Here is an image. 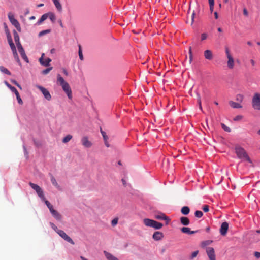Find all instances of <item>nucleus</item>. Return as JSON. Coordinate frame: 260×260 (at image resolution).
Returning <instances> with one entry per match:
<instances>
[{"instance_id":"nucleus-61","label":"nucleus","mask_w":260,"mask_h":260,"mask_svg":"<svg viewBox=\"0 0 260 260\" xmlns=\"http://www.w3.org/2000/svg\"><path fill=\"white\" fill-rule=\"evenodd\" d=\"M198 232V231H191L190 230V232H189V234H195L196 233H197Z\"/></svg>"},{"instance_id":"nucleus-7","label":"nucleus","mask_w":260,"mask_h":260,"mask_svg":"<svg viewBox=\"0 0 260 260\" xmlns=\"http://www.w3.org/2000/svg\"><path fill=\"white\" fill-rule=\"evenodd\" d=\"M5 84L7 86V87H8L12 91H14V93H15V94L16 96V98H17L18 103L20 105H22L23 104V101H22V99H21L20 96L19 94V92L16 89V88L11 86L7 81H5Z\"/></svg>"},{"instance_id":"nucleus-12","label":"nucleus","mask_w":260,"mask_h":260,"mask_svg":"<svg viewBox=\"0 0 260 260\" xmlns=\"http://www.w3.org/2000/svg\"><path fill=\"white\" fill-rule=\"evenodd\" d=\"M229 228V224L226 222H224L222 223L220 229V232L221 235L224 236L226 234L227 231L228 230Z\"/></svg>"},{"instance_id":"nucleus-56","label":"nucleus","mask_w":260,"mask_h":260,"mask_svg":"<svg viewBox=\"0 0 260 260\" xmlns=\"http://www.w3.org/2000/svg\"><path fill=\"white\" fill-rule=\"evenodd\" d=\"M254 256L257 258H259L260 257V252H254Z\"/></svg>"},{"instance_id":"nucleus-49","label":"nucleus","mask_w":260,"mask_h":260,"mask_svg":"<svg viewBox=\"0 0 260 260\" xmlns=\"http://www.w3.org/2000/svg\"><path fill=\"white\" fill-rule=\"evenodd\" d=\"M198 103L199 105L200 109L202 110V105H201V97L200 95H198Z\"/></svg>"},{"instance_id":"nucleus-47","label":"nucleus","mask_w":260,"mask_h":260,"mask_svg":"<svg viewBox=\"0 0 260 260\" xmlns=\"http://www.w3.org/2000/svg\"><path fill=\"white\" fill-rule=\"evenodd\" d=\"M198 252H199V251H198V250L194 251V252L191 254V255L190 258H191V259H193V258H194L195 257H196V256H197V254H198Z\"/></svg>"},{"instance_id":"nucleus-42","label":"nucleus","mask_w":260,"mask_h":260,"mask_svg":"<svg viewBox=\"0 0 260 260\" xmlns=\"http://www.w3.org/2000/svg\"><path fill=\"white\" fill-rule=\"evenodd\" d=\"M50 225L52 227V228L58 234V231H60V230H59L57 227L53 223H50Z\"/></svg>"},{"instance_id":"nucleus-39","label":"nucleus","mask_w":260,"mask_h":260,"mask_svg":"<svg viewBox=\"0 0 260 260\" xmlns=\"http://www.w3.org/2000/svg\"><path fill=\"white\" fill-rule=\"evenodd\" d=\"M8 18H9V19L10 22L11 21H12L13 20H14V19H15L14 18V15L11 12H10V13H8Z\"/></svg>"},{"instance_id":"nucleus-48","label":"nucleus","mask_w":260,"mask_h":260,"mask_svg":"<svg viewBox=\"0 0 260 260\" xmlns=\"http://www.w3.org/2000/svg\"><path fill=\"white\" fill-rule=\"evenodd\" d=\"M7 39H8V43H11L12 42H13V40H12V37H11L10 33H8V35L7 36Z\"/></svg>"},{"instance_id":"nucleus-60","label":"nucleus","mask_w":260,"mask_h":260,"mask_svg":"<svg viewBox=\"0 0 260 260\" xmlns=\"http://www.w3.org/2000/svg\"><path fill=\"white\" fill-rule=\"evenodd\" d=\"M210 7V11L211 12H212L214 10V5H209Z\"/></svg>"},{"instance_id":"nucleus-25","label":"nucleus","mask_w":260,"mask_h":260,"mask_svg":"<svg viewBox=\"0 0 260 260\" xmlns=\"http://www.w3.org/2000/svg\"><path fill=\"white\" fill-rule=\"evenodd\" d=\"M51 182L52 184L57 189H60V186L57 182L55 177L53 175H51Z\"/></svg>"},{"instance_id":"nucleus-58","label":"nucleus","mask_w":260,"mask_h":260,"mask_svg":"<svg viewBox=\"0 0 260 260\" xmlns=\"http://www.w3.org/2000/svg\"><path fill=\"white\" fill-rule=\"evenodd\" d=\"M211 242H212V241H204V242H203V244L205 246H206V245H208Z\"/></svg>"},{"instance_id":"nucleus-41","label":"nucleus","mask_w":260,"mask_h":260,"mask_svg":"<svg viewBox=\"0 0 260 260\" xmlns=\"http://www.w3.org/2000/svg\"><path fill=\"white\" fill-rule=\"evenodd\" d=\"M13 56H14V58H15V60H16L18 63H20V59H19V58L18 55L17 53H14V54H13Z\"/></svg>"},{"instance_id":"nucleus-17","label":"nucleus","mask_w":260,"mask_h":260,"mask_svg":"<svg viewBox=\"0 0 260 260\" xmlns=\"http://www.w3.org/2000/svg\"><path fill=\"white\" fill-rule=\"evenodd\" d=\"M104 253L108 260H119L116 257L106 251H104Z\"/></svg>"},{"instance_id":"nucleus-35","label":"nucleus","mask_w":260,"mask_h":260,"mask_svg":"<svg viewBox=\"0 0 260 260\" xmlns=\"http://www.w3.org/2000/svg\"><path fill=\"white\" fill-rule=\"evenodd\" d=\"M203 213L202 211L197 210L194 213V215L197 218H201L202 217Z\"/></svg>"},{"instance_id":"nucleus-54","label":"nucleus","mask_w":260,"mask_h":260,"mask_svg":"<svg viewBox=\"0 0 260 260\" xmlns=\"http://www.w3.org/2000/svg\"><path fill=\"white\" fill-rule=\"evenodd\" d=\"M9 45L10 46L11 50L13 49V48H16L13 42H12L11 43H9Z\"/></svg>"},{"instance_id":"nucleus-15","label":"nucleus","mask_w":260,"mask_h":260,"mask_svg":"<svg viewBox=\"0 0 260 260\" xmlns=\"http://www.w3.org/2000/svg\"><path fill=\"white\" fill-rule=\"evenodd\" d=\"M205 58L209 60H211L213 59V55L212 52L210 50H206L204 51V53Z\"/></svg>"},{"instance_id":"nucleus-37","label":"nucleus","mask_w":260,"mask_h":260,"mask_svg":"<svg viewBox=\"0 0 260 260\" xmlns=\"http://www.w3.org/2000/svg\"><path fill=\"white\" fill-rule=\"evenodd\" d=\"M221 126L222 128L226 132H231V129L230 127L227 126L226 125H225L223 123H221Z\"/></svg>"},{"instance_id":"nucleus-2","label":"nucleus","mask_w":260,"mask_h":260,"mask_svg":"<svg viewBox=\"0 0 260 260\" xmlns=\"http://www.w3.org/2000/svg\"><path fill=\"white\" fill-rule=\"evenodd\" d=\"M235 150L237 156L239 159L246 160L250 163H252L251 160L243 148L239 146H237L235 147Z\"/></svg>"},{"instance_id":"nucleus-1","label":"nucleus","mask_w":260,"mask_h":260,"mask_svg":"<svg viewBox=\"0 0 260 260\" xmlns=\"http://www.w3.org/2000/svg\"><path fill=\"white\" fill-rule=\"evenodd\" d=\"M57 83L62 87L63 90L67 94L68 98L71 100L72 99V92L70 85L65 81L60 74H58L57 76Z\"/></svg>"},{"instance_id":"nucleus-64","label":"nucleus","mask_w":260,"mask_h":260,"mask_svg":"<svg viewBox=\"0 0 260 260\" xmlns=\"http://www.w3.org/2000/svg\"><path fill=\"white\" fill-rule=\"evenodd\" d=\"M121 181L122 182V183H123V185L125 186L126 185V181L124 179H122Z\"/></svg>"},{"instance_id":"nucleus-46","label":"nucleus","mask_w":260,"mask_h":260,"mask_svg":"<svg viewBox=\"0 0 260 260\" xmlns=\"http://www.w3.org/2000/svg\"><path fill=\"white\" fill-rule=\"evenodd\" d=\"M243 116L242 115H237L236 117H234V121H239L242 119Z\"/></svg>"},{"instance_id":"nucleus-23","label":"nucleus","mask_w":260,"mask_h":260,"mask_svg":"<svg viewBox=\"0 0 260 260\" xmlns=\"http://www.w3.org/2000/svg\"><path fill=\"white\" fill-rule=\"evenodd\" d=\"M52 1L58 11H61L62 9V6L60 4L59 0H52Z\"/></svg>"},{"instance_id":"nucleus-29","label":"nucleus","mask_w":260,"mask_h":260,"mask_svg":"<svg viewBox=\"0 0 260 260\" xmlns=\"http://www.w3.org/2000/svg\"><path fill=\"white\" fill-rule=\"evenodd\" d=\"M72 138V136L71 135H68L65 137L63 138L62 140V142L64 143H67L69 142Z\"/></svg>"},{"instance_id":"nucleus-26","label":"nucleus","mask_w":260,"mask_h":260,"mask_svg":"<svg viewBox=\"0 0 260 260\" xmlns=\"http://www.w3.org/2000/svg\"><path fill=\"white\" fill-rule=\"evenodd\" d=\"M19 53H20L21 54V56L22 57V58L25 60L27 62H28V59L25 53V51L24 50V49H22V50H18Z\"/></svg>"},{"instance_id":"nucleus-53","label":"nucleus","mask_w":260,"mask_h":260,"mask_svg":"<svg viewBox=\"0 0 260 260\" xmlns=\"http://www.w3.org/2000/svg\"><path fill=\"white\" fill-rule=\"evenodd\" d=\"M243 14L245 16H248V11H247V10L246 8H244V9H243Z\"/></svg>"},{"instance_id":"nucleus-28","label":"nucleus","mask_w":260,"mask_h":260,"mask_svg":"<svg viewBox=\"0 0 260 260\" xmlns=\"http://www.w3.org/2000/svg\"><path fill=\"white\" fill-rule=\"evenodd\" d=\"M0 71L2 73H5L7 75H11V72L7 68H6L5 67H4L3 66H0Z\"/></svg>"},{"instance_id":"nucleus-38","label":"nucleus","mask_w":260,"mask_h":260,"mask_svg":"<svg viewBox=\"0 0 260 260\" xmlns=\"http://www.w3.org/2000/svg\"><path fill=\"white\" fill-rule=\"evenodd\" d=\"M101 133L103 137L104 140H106V139H108V136L106 135V133L104 131H103L101 128Z\"/></svg>"},{"instance_id":"nucleus-59","label":"nucleus","mask_w":260,"mask_h":260,"mask_svg":"<svg viewBox=\"0 0 260 260\" xmlns=\"http://www.w3.org/2000/svg\"><path fill=\"white\" fill-rule=\"evenodd\" d=\"M209 5H214V0H208Z\"/></svg>"},{"instance_id":"nucleus-34","label":"nucleus","mask_w":260,"mask_h":260,"mask_svg":"<svg viewBox=\"0 0 260 260\" xmlns=\"http://www.w3.org/2000/svg\"><path fill=\"white\" fill-rule=\"evenodd\" d=\"M189 63L190 64L193 59V55H192V49H191V47H190V46L189 47Z\"/></svg>"},{"instance_id":"nucleus-20","label":"nucleus","mask_w":260,"mask_h":260,"mask_svg":"<svg viewBox=\"0 0 260 260\" xmlns=\"http://www.w3.org/2000/svg\"><path fill=\"white\" fill-rule=\"evenodd\" d=\"M50 212L51 213L52 216L56 219L59 220L61 219V216L57 211L53 209V210H52Z\"/></svg>"},{"instance_id":"nucleus-50","label":"nucleus","mask_w":260,"mask_h":260,"mask_svg":"<svg viewBox=\"0 0 260 260\" xmlns=\"http://www.w3.org/2000/svg\"><path fill=\"white\" fill-rule=\"evenodd\" d=\"M118 222V219L117 218H114L112 220L111 224L113 226H115L117 224Z\"/></svg>"},{"instance_id":"nucleus-5","label":"nucleus","mask_w":260,"mask_h":260,"mask_svg":"<svg viewBox=\"0 0 260 260\" xmlns=\"http://www.w3.org/2000/svg\"><path fill=\"white\" fill-rule=\"evenodd\" d=\"M252 108L254 110H260V93H255L251 101Z\"/></svg>"},{"instance_id":"nucleus-6","label":"nucleus","mask_w":260,"mask_h":260,"mask_svg":"<svg viewBox=\"0 0 260 260\" xmlns=\"http://www.w3.org/2000/svg\"><path fill=\"white\" fill-rule=\"evenodd\" d=\"M29 184L31 186V187L36 191L38 196L42 200H45L44 193L41 188L39 185L34 184L32 182H29Z\"/></svg>"},{"instance_id":"nucleus-3","label":"nucleus","mask_w":260,"mask_h":260,"mask_svg":"<svg viewBox=\"0 0 260 260\" xmlns=\"http://www.w3.org/2000/svg\"><path fill=\"white\" fill-rule=\"evenodd\" d=\"M225 52L227 58V67L229 69L233 70L235 66V59L229 47H225Z\"/></svg>"},{"instance_id":"nucleus-36","label":"nucleus","mask_w":260,"mask_h":260,"mask_svg":"<svg viewBox=\"0 0 260 260\" xmlns=\"http://www.w3.org/2000/svg\"><path fill=\"white\" fill-rule=\"evenodd\" d=\"M52 69V67L48 68L42 71V73L44 75H46Z\"/></svg>"},{"instance_id":"nucleus-27","label":"nucleus","mask_w":260,"mask_h":260,"mask_svg":"<svg viewBox=\"0 0 260 260\" xmlns=\"http://www.w3.org/2000/svg\"><path fill=\"white\" fill-rule=\"evenodd\" d=\"M47 15L48 16V18H50L51 21L53 23H54L55 21V20H56V17H55V14L52 12H49V13H47Z\"/></svg>"},{"instance_id":"nucleus-19","label":"nucleus","mask_w":260,"mask_h":260,"mask_svg":"<svg viewBox=\"0 0 260 260\" xmlns=\"http://www.w3.org/2000/svg\"><path fill=\"white\" fill-rule=\"evenodd\" d=\"M11 23L16 27L18 31H21V27L20 24L16 19H14V20L11 21Z\"/></svg>"},{"instance_id":"nucleus-52","label":"nucleus","mask_w":260,"mask_h":260,"mask_svg":"<svg viewBox=\"0 0 260 260\" xmlns=\"http://www.w3.org/2000/svg\"><path fill=\"white\" fill-rule=\"evenodd\" d=\"M203 210L204 212H207L209 211V206L208 205H204L203 207Z\"/></svg>"},{"instance_id":"nucleus-24","label":"nucleus","mask_w":260,"mask_h":260,"mask_svg":"<svg viewBox=\"0 0 260 260\" xmlns=\"http://www.w3.org/2000/svg\"><path fill=\"white\" fill-rule=\"evenodd\" d=\"M181 212L183 215H188L190 212V209L188 206H183L181 209Z\"/></svg>"},{"instance_id":"nucleus-13","label":"nucleus","mask_w":260,"mask_h":260,"mask_svg":"<svg viewBox=\"0 0 260 260\" xmlns=\"http://www.w3.org/2000/svg\"><path fill=\"white\" fill-rule=\"evenodd\" d=\"M44 56V54L43 53L41 57L39 58V62L41 64L47 67L49 66L50 62L51 61V59L48 58L46 59L45 60H43V57Z\"/></svg>"},{"instance_id":"nucleus-33","label":"nucleus","mask_w":260,"mask_h":260,"mask_svg":"<svg viewBox=\"0 0 260 260\" xmlns=\"http://www.w3.org/2000/svg\"><path fill=\"white\" fill-rule=\"evenodd\" d=\"M190 229L188 227H183L181 229V231L183 233L189 234Z\"/></svg>"},{"instance_id":"nucleus-22","label":"nucleus","mask_w":260,"mask_h":260,"mask_svg":"<svg viewBox=\"0 0 260 260\" xmlns=\"http://www.w3.org/2000/svg\"><path fill=\"white\" fill-rule=\"evenodd\" d=\"M229 104L233 108H242V106L240 104H239L238 103H236L232 101H229Z\"/></svg>"},{"instance_id":"nucleus-55","label":"nucleus","mask_w":260,"mask_h":260,"mask_svg":"<svg viewBox=\"0 0 260 260\" xmlns=\"http://www.w3.org/2000/svg\"><path fill=\"white\" fill-rule=\"evenodd\" d=\"M194 15H195V14H194V12H193L192 14H191V24H193V22L194 21Z\"/></svg>"},{"instance_id":"nucleus-16","label":"nucleus","mask_w":260,"mask_h":260,"mask_svg":"<svg viewBox=\"0 0 260 260\" xmlns=\"http://www.w3.org/2000/svg\"><path fill=\"white\" fill-rule=\"evenodd\" d=\"M155 218L158 220H165L169 221L170 219L169 218L165 215L164 213H159L158 214L155 215Z\"/></svg>"},{"instance_id":"nucleus-8","label":"nucleus","mask_w":260,"mask_h":260,"mask_svg":"<svg viewBox=\"0 0 260 260\" xmlns=\"http://www.w3.org/2000/svg\"><path fill=\"white\" fill-rule=\"evenodd\" d=\"M37 88H38L43 94L44 98L48 101H50L51 99V95L49 92V91L46 89L45 88L40 86L37 85Z\"/></svg>"},{"instance_id":"nucleus-31","label":"nucleus","mask_w":260,"mask_h":260,"mask_svg":"<svg viewBox=\"0 0 260 260\" xmlns=\"http://www.w3.org/2000/svg\"><path fill=\"white\" fill-rule=\"evenodd\" d=\"M43 201L45 202V204L46 205L47 207L49 208L50 211L51 212L52 210H53V206L50 203V202L46 200L45 198V200H43Z\"/></svg>"},{"instance_id":"nucleus-43","label":"nucleus","mask_w":260,"mask_h":260,"mask_svg":"<svg viewBox=\"0 0 260 260\" xmlns=\"http://www.w3.org/2000/svg\"><path fill=\"white\" fill-rule=\"evenodd\" d=\"M243 99V96L241 94H238L236 96V100L239 102H242Z\"/></svg>"},{"instance_id":"nucleus-18","label":"nucleus","mask_w":260,"mask_h":260,"mask_svg":"<svg viewBox=\"0 0 260 260\" xmlns=\"http://www.w3.org/2000/svg\"><path fill=\"white\" fill-rule=\"evenodd\" d=\"M181 223L183 225H188L189 224L190 221L188 218L182 216L180 219Z\"/></svg>"},{"instance_id":"nucleus-45","label":"nucleus","mask_w":260,"mask_h":260,"mask_svg":"<svg viewBox=\"0 0 260 260\" xmlns=\"http://www.w3.org/2000/svg\"><path fill=\"white\" fill-rule=\"evenodd\" d=\"M11 82L15 84L16 86H17L20 89H22L21 86L15 80H11Z\"/></svg>"},{"instance_id":"nucleus-63","label":"nucleus","mask_w":260,"mask_h":260,"mask_svg":"<svg viewBox=\"0 0 260 260\" xmlns=\"http://www.w3.org/2000/svg\"><path fill=\"white\" fill-rule=\"evenodd\" d=\"M12 51L13 52V54L14 53H17V50H16V48H13V49H12Z\"/></svg>"},{"instance_id":"nucleus-44","label":"nucleus","mask_w":260,"mask_h":260,"mask_svg":"<svg viewBox=\"0 0 260 260\" xmlns=\"http://www.w3.org/2000/svg\"><path fill=\"white\" fill-rule=\"evenodd\" d=\"M16 45L17 46L18 50H22V49H23V48L22 47V45L21 44V43L20 42V41L16 42Z\"/></svg>"},{"instance_id":"nucleus-30","label":"nucleus","mask_w":260,"mask_h":260,"mask_svg":"<svg viewBox=\"0 0 260 260\" xmlns=\"http://www.w3.org/2000/svg\"><path fill=\"white\" fill-rule=\"evenodd\" d=\"M13 35L15 43L20 41L19 35L15 30H13Z\"/></svg>"},{"instance_id":"nucleus-11","label":"nucleus","mask_w":260,"mask_h":260,"mask_svg":"<svg viewBox=\"0 0 260 260\" xmlns=\"http://www.w3.org/2000/svg\"><path fill=\"white\" fill-rule=\"evenodd\" d=\"M206 252L210 260H216L215 251L213 248H207L206 249Z\"/></svg>"},{"instance_id":"nucleus-21","label":"nucleus","mask_w":260,"mask_h":260,"mask_svg":"<svg viewBox=\"0 0 260 260\" xmlns=\"http://www.w3.org/2000/svg\"><path fill=\"white\" fill-rule=\"evenodd\" d=\"M48 18V16L47 15V13H45L43 14L40 19L38 20V21L37 22V24L38 25H40L43 22H44L45 20H46Z\"/></svg>"},{"instance_id":"nucleus-40","label":"nucleus","mask_w":260,"mask_h":260,"mask_svg":"<svg viewBox=\"0 0 260 260\" xmlns=\"http://www.w3.org/2000/svg\"><path fill=\"white\" fill-rule=\"evenodd\" d=\"M78 53H79V58L81 60H83V54H82V50H81L80 46H79V52Z\"/></svg>"},{"instance_id":"nucleus-51","label":"nucleus","mask_w":260,"mask_h":260,"mask_svg":"<svg viewBox=\"0 0 260 260\" xmlns=\"http://www.w3.org/2000/svg\"><path fill=\"white\" fill-rule=\"evenodd\" d=\"M207 34L206 33H203L201 35V40L202 41L206 40L207 38Z\"/></svg>"},{"instance_id":"nucleus-9","label":"nucleus","mask_w":260,"mask_h":260,"mask_svg":"<svg viewBox=\"0 0 260 260\" xmlns=\"http://www.w3.org/2000/svg\"><path fill=\"white\" fill-rule=\"evenodd\" d=\"M58 234L66 241L72 245L75 244L74 241L68 235H67L63 231L61 230L58 231Z\"/></svg>"},{"instance_id":"nucleus-32","label":"nucleus","mask_w":260,"mask_h":260,"mask_svg":"<svg viewBox=\"0 0 260 260\" xmlns=\"http://www.w3.org/2000/svg\"><path fill=\"white\" fill-rule=\"evenodd\" d=\"M51 32V29H46V30H42L41 31H40L39 34V37H42L47 34H49Z\"/></svg>"},{"instance_id":"nucleus-57","label":"nucleus","mask_w":260,"mask_h":260,"mask_svg":"<svg viewBox=\"0 0 260 260\" xmlns=\"http://www.w3.org/2000/svg\"><path fill=\"white\" fill-rule=\"evenodd\" d=\"M104 143H105V145H106V147H110V144L108 142V139H106V140H104Z\"/></svg>"},{"instance_id":"nucleus-62","label":"nucleus","mask_w":260,"mask_h":260,"mask_svg":"<svg viewBox=\"0 0 260 260\" xmlns=\"http://www.w3.org/2000/svg\"><path fill=\"white\" fill-rule=\"evenodd\" d=\"M214 16H215V19H218V13H217V12H215L214 13Z\"/></svg>"},{"instance_id":"nucleus-14","label":"nucleus","mask_w":260,"mask_h":260,"mask_svg":"<svg viewBox=\"0 0 260 260\" xmlns=\"http://www.w3.org/2000/svg\"><path fill=\"white\" fill-rule=\"evenodd\" d=\"M164 234L159 231H156L154 233L152 238L154 240L156 241H158L161 240L164 237Z\"/></svg>"},{"instance_id":"nucleus-4","label":"nucleus","mask_w":260,"mask_h":260,"mask_svg":"<svg viewBox=\"0 0 260 260\" xmlns=\"http://www.w3.org/2000/svg\"><path fill=\"white\" fill-rule=\"evenodd\" d=\"M143 223L146 226L154 228L155 229H160L163 226L162 223L149 218L144 219Z\"/></svg>"},{"instance_id":"nucleus-10","label":"nucleus","mask_w":260,"mask_h":260,"mask_svg":"<svg viewBox=\"0 0 260 260\" xmlns=\"http://www.w3.org/2000/svg\"><path fill=\"white\" fill-rule=\"evenodd\" d=\"M82 145L86 148H90L92 146V143L88 139V137L84 136L81 139Z\"/></svg>"}]
</instances>
